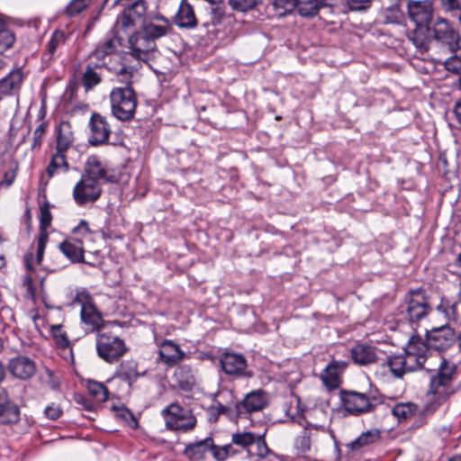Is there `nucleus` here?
<instances>
[{
  "label": "nucleus",
  "mask_w": 461,
  "mask_h": 461,
  "mask_svg": "<svg viewBox=\"0 0 461 461\" xmlns=\"http://www.w3.org/2000/svg\"><path fill=\"white\" fill-rule=\"evenodd\" d=\"M350 357L355 364L367 366L377 360L375 348L366 343H357L350 349Z\"/></svg>",
  "instance_id": "27"
},
{
  "label": "nucleus",
  "mask_w": 461,
  "mask_h": 461,
  "mask_svg": "<svg viewBox=\"0 0 461 461\" xmlns=\"http://www.w3.org/2000/svg\"><path fill=\"white\" fill-rule=\"evenodd\" d=\"M437 311L445 315L447 320L456 318V303L451 304L447 300L442 298L440 303L436 307Z\"/></svg>",
  "instance_id": "50"
},
{
  "label": "nucleus",
  "mask_w": 461,
  "mask_h": 461,
  "mask_svg": "<svg viewBox=\"0 0 461 461\" xmlns=\"http://www.w3.org/2000/svg\"><path fill=\"white\" fill-rule=\"evenodd\" d=\"M48 242V234L46 231L40 232L38 241H37V253H36V263L41 264L44 250L46 248V244Z\"/></svg>",
  "instance_id": "53"
},
{
  "label": "nucleus",
  "mask_w": 461,
  "mask_h": 461,
  "mask_svg": "<svg viewBox=\"0 0 461 461\" xmlns=\"http://www.w3.org/2000/svg\"><path fill=\"white\" fill-rule=\"evenodd\" d=\"M381 438V432L377 429H373L363 432L356 439L347 445L352 451H358L377 442Z\"/></svg>",
  "instance_id": "37"
},
{
  "label": "nucleus",
  "mask_w": 461,
  "mask_h": 461,
  "mask_svg": "<svg viewBox=\"0 0 461 461\" xmlns=\"http://www.w3.org/2000/svg\"><path fill=\"white\" fill-rule=\"evenodd\" d=\"M56 145L55 149L68 152L73 146L75 136L70 122L64 121L61 122L56 130Z\"/></svg>",
  "instance_id": "31"
},
{
  "label": "nucleus",
  "mask_w": 461,
  "mask_h": 461,
  "mask_svg": "<svg viewBox=\"0 0 461 461\" xmlns=\"http://www.w3.org/2000/svg\"><path fill=\"white\" fill-rule=\"evenodd\" d=\"M426 334L431 349L437 351H446L456 342V331L448 324L432 328Z\"/></svg>",
  "instance_id": "14"
},
{
  "label": "nucleus",
  "mask_w": 461,
  "mask_h": 461,
  "mask_svg": "<svg viewBox=\"0 0 461 461\" xmlns=\"http://www.w3.org/2000/svg\"><path fill=\"white\" fill-rule=\"evenodd\" d=\"M102 194V185L81 176V179L73 188V198L79 206L93 203Z\"/></svg>",
  "instance_id": "13"
},
{
  "label": "nucleus",
  "mask_w": 461,
  "mask_h": 461,
  "mask_svg": "<svg viewBox=\"0 0 461 461\" xmlns=\"http://www.w3.org/2000/svg\"><path fill=\"white\" fill-rule=\"evenodd\" d=\"M129 48L133 58L148 62L151 52L157 49V44L141 29L129 37Z\"/></svg>",
  "instance_id": "12"
},
{
  "label": "nucleus",
  "mask_w": 461,
  "mask_h": 461,
  "mask_svg": "<svg viewBox=\"0 0 461 461\" xmlns=\"http://www.w3.org/2000/svg\"><path fill=\"white\" fill-rule=\"evenodd\" d=\"M167 429L181 433H188L194 429L197 419L193 411L172 402L161 411Z\"/></svg>",
  "instance_id": "6"
},
{
  "label": "nucleus",
  "mask_w": 461,
  "mask_h": 461,
  "mask_svg": "<svg viewBox=\"0 0 461 461\" xmlns=\"http://www.w3.org/2000/svg\"><path fill=\"white\" fill-rule=\"evenodd\" d=\"M87 390L98 402H104L109 398L108 389L103 383L89 381L87 384Z\"/></svg>",
  "instance_id": "43"
},
{
  "label": "nucleus",
  "mask_w": 461,
  "mask_h": 461,
  "mask_svg": "<svg viewBox=\"0 0 461 461\" xmlns=\"http://www.w3.org/2000/svg\"><path fill=\"white\" fill-rule=\"evenodd\" d=\"M80 318L81 321L86 326L85 329L86 332L98 331L104 326L103 316L95 303L83 307L80 311Z\"/></svg>",
  "instance_id": "30"
},
{
  "label": "nucleus",
  "mask_w": 461,
  "mask_h": 461,
  "mask_svg": "<svg viewBox=\"0 0 461 461\" xmlns=\"http://www.w3.org/2000/svg\"><path fill=\"white\" fill-rule=\"evenodd\" d=\"M158 346V360L168 367L176 366L185 357V351L172 339H163Z\"/></svg>",
  "instance_id": "20"
},
{
  "label": "nucleus",
  "mask_w": 461,
  "mask_h": 461,
  "mask_svg": "<svg viewBox=\"0 0 461 461\" xmlns=\"http://www.w3.org/2000/svg\"><path fill=\"white\" fill-rule=\"evenodd\" d=\"M447 70L459 74L461 72V58L457 56H452L446 59L444 62Z\"/></svg>",
  "instance_id": "56"
},
{
  "label": "nucleus",
  "mask_w": 461,
  "mask_h": 461,
  "mask_svg": "<svg viewBox=\"0 0 461 461\" xmlns=\"http://www.w3.org/2000/svg\"><path fill=\"white\" fill-rule=\"evenodd\" d=\"M434 39L451 53L459 49V35L445 19L438 18L435 23Z\"/></svg>",
  "instance_id": "16"
},
{
  "label": "nucleus",
  "mask_w": 461,
  "mask_h": 461,
  "mask_svg": "<svg viewBox=\"0 0 461 461\" xmlns=\"http://www.w3.org/2000/svg\"><path fill=\"white\" fill-rule=\"evenodd\" d=\"M69 170V164L67 159V152L55 149L50 157V161L46 167V174L49 178L60 173H67Z\"/></svg>",
  "instance_id": "33"
},
{
  "label": "nucleus",
  "mask_w": 461,
  "mask_h": 461,
  "mask_svg": "<svg viewBox=\"0 0 461 461\" xmlns=\"http://www.w3.org/2000/svg\"><path fill=\"white\" fill-rule=\"evenodd\" d=\"M366 399L370 403V411H373L378 404L384 403L385 397L377 391H369Z\"/></svg>",
  "instance_id": "57"
},
{
  "label": "nucleus",
  "mask_w": 461,
  "mask_h": 461,
  "mask_svg": "<svg viewBox=\"0 0 461 461\" xmlns=\"http://www.w3.org/2000/svg\"><path fill=\"white\" fill-rule=\"evenodd\" d=\"M173 20L175 24L181 29H194L198 24L194 7L187 0H181Z\"/></svg>",
  "instance_id": "25"
},
{
  "label": "nucleus",
  "mask_w": 461,
  "mask_h": 461,
  "mask_svg": "<svg viewBox=\"0 0 461 461\" xmlns=\"http://www.w3.org/2000/svg\"><path fill=\"white\" fill-rule=\"evenodd\" d=\"M128 351L123 339L112 333H100L96 338L98 357L108 364L119 361Z\"/></svg>",
  "instance_id": "7"
},
{
  "label": "nucleus",
  "mask_w": 461,
  "mask_h": 461,
  "mask_svg": "<svg viewBox=\"0 0 461 461\" xmlns=\"http://www.w3.org/2000/svg\"><path fill=\"white\" fill-rule=\"evenodd\" d=\"M404 361L406 360L403 358L402 353L387 357V365L395 377L401 378L408 373L405 368L406 362Z\"/></svg>",
  "instance_id": "42"
},
{
  "label": "nucleus",
  "mask_w": 461,
  "mask_h": 461,
  "mask_svg": "<svg viewBox=\"0 0 461 461\" xmlns=\"http://www.w3.org/2000/svg\"><path fill=\"white\" fill-rule=\"evenodd\" d=\"M206 413L210 422H216L219 420L220 412L216 400L207 408Z\"/></svg>",
  "instance_id": "60"
},
{
  "label": "nucleus",
  "mask_w": 461,
  "mask_h": 461,
  "mask_svg": "<svg viewBox=\"0 0 461 461\" xmlns=\"http://www.w3.org/2000/svg\"><path fill=\"white\" fill-rule=\"evenodd\" d=\"M120 45L121 37L119 35L108 36L92 50V57L98 59L104 72L115 76L120 82L128 84L131 83L134 69L125 62L123 56L118 52Z\"/></svg>",
  "instance_id": "2"
},
{
  "label": "nucleus",
  "mask_w": 461,
  "mask_h": 461,
  "mask_svg": "<svg viewBox=\"0 0 461 461\" xmlns=\"http://www.w3.org/2000/svg\"><path fill=\"white\" fill-rule=\"evenodd\" d=\"M339 399L344 410L348 414L358 416L370 412V403L366 399V393L341 390L339 392Z\"/></svg>",
  "instance_id": "15"
},
{
  "label": "nucleus",
  "mask_w": 461,
  "mask_h": 461,
  "mask_svg": "<svg viewBox=\"0 0 461 461\" xmlns=\"http://www.w3.org/2000/svg\"><path fill=\"white\" fill-rule=\"evenodd\" d=\"M348 367L345 361L332 359L320 374V379L327 391L338 389L342 384V375Z\"/></svg>",
  "instance_id": "18"
},
{
  "label": "nucleus",
  "mask_w": 461,
  "mask_h": 461,
  "mask_svg": "<svg viewBox=\"0 0 461 461\" xmlns=\"http://www.w3.org/2000/svg\"><path fill=\"white\" fill-rule=\"evenodd\" d=\"M82 176L97 182L100 185L116 181L113 171L95 155L87 158Z\"/></svg>",
  "instance_id": "9"
},
{
  "label": "nucleus",
  "mask_w": 461,
  "mask_h": 461,
  "mask_svg": "<svg viewBox=\"0 0 461 461\" xmlns=\"http://www.w3.org/2000/svg\"><path fill=\"white\" fill-rule=\"evenodd\" d=\"M327 5L326 0H298L295 10L302 17L313 18Z\"/></svg>",
  "instance_id": "36"
},
{
  "label": "nucleus",
  "mask_w": 461,
  "mask_h": 461,
  "mask_svg": "<svg viewBox=\"0 0 461 461\" xmlns=\"http://www.w3.org/2000/svg\"><path fill=\"white\" fill-rule=\"evenodd\" d=\"M13 402L7 394V392L4 388H0V409L5 404Z\"/></svg>",
  "instance_id": "63"
},
{
  "label": "nucleus",
  "mask_w": 461,
  "mask_h": 461,
  "mask_svg": "<svg viewBox=\"0 0 461 461\" xmlns=\"http://www.w3.org/2000/svg\"><path fill=\"white\" fill-rule=\"evenodd\" d=\"M52 332L57 344L60 348H66L69 346L68 338L66 333L61 331L60 326H54L52 328Z\"/></svg>",
  "instance_id": "55"
},
{
  "label": "nucleus",
  "mask_w": 461,
  "mask_h": 461,
  "mask_svg": "<svg viewBox=\"0 0 461 461\" xmlns=\"http://www.w3.org/2000/svg\"><path fill=\"white\" fill-rule=\"evenodd\" d=\"M430 349L431 348L429 345L427 334L425 335V339L418 334L411 336L403 348V350H408L425 361L427 360L428 354Z\"/></svg>",
  "instance_id": "35"
},
{
  "label": "nucleus",
  "mask_w": 461,
  "mask_h": 461,
  "mask_svg": "<svg viewBox=\"0 0 461 461\" xmlns=\"http://www.w3.org/2000/svg\"><path fill=\"white\" fill-rule=\"evenodd\" d=\"M104 77V71L98 62V59L92 57L91 51L88 55L80 78V83L85 91H92L95 86L102 83Z\"/></svg>",
  "instance_id": "19"
},
{
  "label": "nucleus",
  "mask_w": 461,
  "mask_h": 461,
  "mask_svg": "<svg viewBox=\"0 0 461 461\" xmlns=\"http://www.w3.org/2000/svg\"><path fill=\"white\" fill-rule=\"evenodd\" d=\"M215 448H220V446L215 445L213 439L208 437L203 440L186 445L184 454L190 460L198 461L203 459L208 451L213 456Z\"/></svg>",
  "instance_id": "26"
},
{
  "label": "nucleus",
  "mask_w": 461,
  "mask_h": 461,
  "mask_svg": "<svg viewBox=\"0 0 461 461\" xmlns=\"http://www.w3.org/2000/svg\"><path fill=\"white\" fill-rule=\"evenodd\" d=\"M293 420L297 422L302 428V433L295 438L294 447L300 453H305L311 448L312 438L318 433H325L327 429L324 425H317L309 422L304 417L294 418Z\"/></svg>",
  "instance_id": "17"
},
{
  "label": "nucleus",
  "mask_w": 461,
  "mask_h": 461,
  "mask_svg": "<svg viewBox=\"0 0 461 461\" xmlns=\"http://www.w3.org/2000/svg\"><path fill=\"white\" fill-rule=\"evenodd\" d=\"M88 143L93 147L105 145L109 142L112 128L106 117L93 113L89 123Z\"/></svg>",
  "instance_id": "10"
},
{
  "label": "nucleus",
  "mask_w": 461,
  "mask_h": 461,
  "mask_svg": "<svg viewBox=\"0 0 461 461\" xmlns=\"http://www.w3.org/2000/svg\"><path fill=\"white\" fill-rule=\"evenodd\" d=\"M131 84L113 88L109 95L112 114L122 122L131 121L136 113L138 99Z\"/></svg>",
  "instance_id": "5"
},
{
  "label": "nucleus",
  "mask_w": 461,
  "mask_h": 461,
  "mask_svg": "<svg viewBox=\"0 0 461 461\" xmlns=\"http://www.w3.org/2000/svg\"><path fill=\"white\" fill-rule=\"evenodd\" d=\"M431 312L432 306L429 303V297L421 287L411 289L405 295L404 303L399 308V314L402 319L408 321L411 326L419 325Z\"/></svg>",
  "instance_id": "4"
},
{
  "label": "nucleus",
  "mask_w": 461,
  "mask_h": 461,
  "mask_svg": "<svg viewBox=\"0 0 461 461\" xmlns=\"http://www.w3.org/2000/svg\"><path fill=\"white\" fill-rule=\"evenodd\" d=\"M122 7L123 10L118 14L114 23L115 35L133 28L139 22H142V23L145 22L148 9L145 0H134V2L126 4Z\"/></svg>",
  "instance_id": "8"
},
{
  "label": "nucleus",
  "mask_w": 461,
  "mask_h": 461,
  "mask_svg": "<svg viewBox=\"0 0 461 461\" xmlns=\"http://www.w3.org/2000/svg\"><path fill=\"white\" fill-rule=\"evenodd\" d=\"M72 233L74 235L73 238H79L83 240L85 237L90 234L88 222L85 220H81L78 225L73 229Z\"/></svg>",
  "instance_id": "58"
},
{
  "label": "nucleus",
  "mask_w": 461,
  "mask_h": 461,
  "mask_svg": "<svg viewBox=\"0 0 461 461\" xmlns=\"http://www.w3.org/2000/svg\"><path fill=\"white\" fill-rule=\"evenodd\" d=\"M23 285L26 288L27 294L30 295V297L34 299L36 296L35 288L33 285L32 278L29 275L24 276Z\"/></svg>",
  "instance_id": "61"
},
{
  "label": "nucleus",
  "mask_w": 461,
  "mask_h": 461,
  "mask_svg": "<svg viewBox=\"0 0 461 461\" xmlns=\"http://www.w3.org/2000/svg\"><path fill=\"white\" fill-rule=\"evenodd\" d=\"M410 19L419 27L428 26L432 19L433 9L429 1L409 0L407 5Z\"/></svg>",
  "instance_id": "21"
},
{
  "label": "nucleus",
  "mask_w": 461,
  "mask_h": 461,
  "mask_svg": "<svg viewBox=\"0 0 461 461\" xmlns=\"http://www.w3.org/2000/svg\"><path fill=\"white\" fill-rule=\"evenodd\" d=\"M297 5L298 0H273V6L281 16L294 12Z\"/></svg>",
  "instance_id": "46"
},
{
  "label": "nucleus",
  "mask_w": 461,
  "mask_h": 461,
  "mask_svg": "<svg viewBox=\"0 0 461 461\" xmlns=\"http://www.w3.org/2000/svg\"><path fill=\"white\" fill-rule=\"evenodd\" d=\"M44 414L46 418L56 420L63 414V411L59 405L51 403L44 409Z\"/></svg>",
  "instance_id": "59"
},
{
  "label": "nucleus",
  "mask_w": 461,
  "mask_h": 461,
  "mask_svg": "<svg viewBox=\"0 0 461 461\" xmlns=\"http://www.w3.org/2000/svg\"><path fill=\"white\" fill-rule=\"evenodd\" d=\"M47 123L41 122L33 131V141H32V149L40 148L43 141V137L46 133Z\"/></svg>",
  "instance_id": "54"
},
{
  "label": "nucleus",
  "mask_w": 461,
  "mask_h": 461,
  "mask_svg": "<svg viewBox=\"0 0 461 461\" xmlns=\"http://www.w3.org/2000/svg\"><path fill=\"white\" fill-rule=\"evenodd\" d=\"M221 370L228 375L235 377H251L252 373L247 370V359L241 353L226 351L220 357Z\"/></svg>",
  "instance_id": "11"
},
{
  "label": "nucleus",
  "mask_w": 461,
  "mask_h": 461,
  "mask_svg": "<svg viewBox=\"0 0 461 461\" xmlns=\"http://www.w3.org/2000/svg\"><path fill=\"white\" fill-rule=\"evenodd\" d=\"M20 419V410L18 406L11 402L5 404L0 409V423L2 424H13L16 423Z\"/></svg>",
  "instance_id": "40"
},
{
  "label": "nucleus",
  "mask_w": 461,
  "mask_h": 461,
  "mask_svg": "<svg viewBox=\"0 0 461 461\" xmlns=\"http://www.w3.org/2000/svg\"><path fill=\"white\" fill-rule=\"evenodd\" d=\"M268 452L264 434L242 431L233 433L230 443L215 448L213 458L216 461H260Z\"/></svg>",
  "instance_id": "1"
},
{
  "label": "nucleus",
  "mask_w": 461,
  "mask_h": 461,
  "mask_svg": "<svg viewBox=\"0 0 461 461\" xmlns=\"http://www.w3.org/2000/svg\"><path fill=\"white\" fill-rule=\"evenodd\" d=\"M52 216L50 211L49 203H44L40 207V229L41 231H46V229L50 225Z\"/></svg>",
  "instance_id": "48"
},
{
  "label": "nucleus",
  "mask_w": 461,
  "mask_h": 461,
  "mask_svg": "<svg viewBox=\"0 0 461 461\" xmlns=\"http://www.w3.org/2000/svg\"><path fill=\"white\" fill-rule=\"evenodd\" d=\"M402 356L403 358L406 360L405 368L407 369L408 373L414 372L423 368V366L426 362L424 359L420 358V357L412 354L408 350H404Z\"/></svg>",
  "instance_id": "45"
},
{
  "label": "nucleus",
  "mask_w": 461,
  "mask_h": 461,
  "mask_svg": "<svg viewBox=\"0 0 461 461\" xmlns=\"http://www.w3.org/2000/svg\"><path fill=\"white\" fill-rule=\"evenodd\" d=\"M223 416H225L230 420H236L237 419L242 417L243 413L241 411L240 402L231 401L228 404H225Z\"/></svg>",
  "instance_id": "49"
},
{
  "label": "nucleus",
  "mask_w": 461,
  "mask_h": 461,
  "mask_svg": "<svg viewBox=\"0 0 461 461\" xmlns=\"http://www.w3.org/2000/svg\"><path fill=\"white\" fill-rule=\"evenodd\" d=\"M141 28L154 42L172 31L168 19L161 14L153 16L149 21H145Z\"/></svg>",
  "instance_id": "24"
},
{
  "label": "nucleus",
  "mask_w": 461,
  "mask_h": 461,
  "mask_svg": "<svg viewBox=\"0 0 461 461\" xmlns=\"http://www.w3.org/2000/svg\"><path fill=\"white\" fill-rule=\"evenodd\" d=\"M453 113L457 123L461 125V99L456 102L453 108Z\"/></svg>",
  "instance_id": "62"
},
{
  "label": "nucleus",
  "mask_w": 461,
  "mask_h": 461,
  "mask_svg": "<svg viewBox=\"0 0 461 461\" xmlns=\"http://www.w3.org/2000/svg\"><path fill=\"white\" fill-rule=\"evenodd\" d=\"M139 376L138 364L134 360L121 362L114 374V377L127 383L130 387L132 386Z\"/></svg>",
  "instance_id": "32"
},
{
  "label": "nucleus",
  "mask_w": 461,
  "mask_h": 461,
  "mask_svg": "<svg viewBox=\"0 0 461 461\" xmlns=\"http://www.w3.org/2000/svg\"><path fill=\"white\" fill-rule=\"evenodd\" d=\"M173 379L176 385L185 392L191 391L196 383L193 370L187 365L178 366L174 372Z\"/></svg>",
  "instance_id": "34"
},
{
  "label": "nucleus",
  "mask_w": 461,
  "mask_h": 461,
  "mask_svg": "<svg viewBox=\"0 0 461 461\" xmlns=\"http://www.w3.org/2000/svg\"><path fill=\"white\" fill-rule=\"evenodd\" d=\"M15 41L14 32L8 28L6 23L0 17V54L9 50Z\"/></svg>",
  "instance_id": "41"
},
{
  "label": "nucleus",
  "mask_w": 461,
  "mask_h": 461,
  "mask_svg": "<svg viewBox=\"0 0 461 461\" xmlns=\"http://www.w3.org/2000/svg\"><path fill=\"white\" fill-rule=\"evenodd\" d=\"M417 405L412 402H399L391 408V413L397 418L399 422L406 420L415 414Z\"/></svg>",
  "instance_id": "39"
},
{
  "label": "nucleus",
  "mask_w": 461,
  "mask_h": 461,
  "mask_svg": "<svg viewBox=\"0 0 461 461\" xmlns=\"http://www.w3.org/2000/svg\"><path fill=\"white\" fill-rule=\"evenodd\" d=\"M92 0H71L67 5L65 13L72 17L79 14L91 4Z\"/></svg>",
  "instance_id": "47"
},
{
  "label": "nucleus",
  "mask_w": 461,
  "mask_h": 461,
  "mask_svg": "<svg viewBox=\"0 0 461 461\" xmlns=\"http://www.w3.org/2000/svg\"><path fill=\"white\" fill-rule=\"evenodd\" d=\"M65 42H66V35H65L64 32H62L60 30H56L52 33L50 41L47 43V50L43 54L42 59L44 61H48V62L50 61L53 59L58 48L64 45Z\"/></svg>",
  "instance_id": "38"
},
{
  "label": "nucleus",
  "mask_w": 461,
  "mask_h": 461,
  "mask_svg": "<svg viewBox=\"0 0 461 461\" xmlns=\"http://www.w3.org/2000/svg\"><path fill=\"white\" fill-rule=\"evenodd\" d=\"M239 402L243 416H245L265 409L268 405V395L266 391L257 389L247 393L243 400Z\"/></svg>",
  "instance_id": "22"
},
{
  "label": "nucleus",
  "mask_w": 461,
  "mask_h": 461,
  "mask_svg": "<svg viewBox=\"0 0 461 461\" xmlns=\"http://www.w3.org/2000/svg\"><path fill=\"white\" fill-rule=\"evenodd\" d=\"M262 0H228L229 5L235 12L248 13L254 10Z\"/></svg>",
  "instance_id": "44"
},
{
  "label": "nucleus",
  "mask_w": 461,
  "mask_h": 461,
  "mask_svg": "<svg viewBox=\"0 0 461 461\" xmlns=\"http://www.w3.org/2000/svg\"><path fill=\"white\" fill-rule=\"evenodd\" d=\"M60 251L72 262L82 263L84 260V245L79 238H68L59 245Z\"/></svg>",
  "instance_id": "29"
},
{
  "label": "nucleus",
  "mask_w": 461,
  "mask_h": 461,
  "mask_svg": "<svg viewBox=\"0 0 461 461\" xmlns=\"http://www.w3.org/2000/svg\"><path fill=\"white\" fill-rule=\"evenodd\" d=\"M76 401H77V402L83 404L86 411L93 410L92 402H90L88 400L85 399L83 396H77L76 398Z\"/></svg>",
  "instance_id": "64"
},
{
  "label": "nucleus",
  "mask_w": 461,
  "mask_h": 461,
  "mask_svg": "<svg viewBox=\"0 0 461 461\" xmlns=\"http://www.w3.org/2000/svg\"><path fill=\"white\" fill-rule=\"evenodd\" d=\"M374 0H346L350 11L361 12L368 10Z\"/></svg>",
  "instance_id": "51"
},
{
  "label": "nucleus",
  "mask_w": 461,
  "mask_h": 461,
  "mask_svg": "<svg viewBox=\"0 0 461 461\" xmlns=\"http://www.w3.org/2000/svg\"><path fill=\"white\" fill-rule=\"evenodd\" d=\"M456 375V364L442 357L438 372L430 378L429 391L430 396L427 404L428 411H436L454 393L453 381Z\"/></svg>",
  "instance_id": "3"
},
{
  "label": "nucleus",
  "mask_w": 461,
  "mask_h": 461,
  "mask_svg": "<svg viewBox=\"0 0 461 461\" xmlns=\"http://www.w3.org/2000/svg\"><path fill=\"white\" fill-rule=\"evenodd\" d=\"M7 368L13 376L21 380L31 378L36 372L34 361L24 356L11 358Z\"/></svg>",
  "instance_id": "23"
},
{
  "label": "nucleus",
  "mask_w": 461,
  "mask_h": 461,
  "mask_svg": "<svg viewBox=\"0 0 461 461\" xmlns=\"http://www.w3.org/2000/svg\"><path fill=\"white\" fill-rule=\"evenodd\" d=\"M23 80V72L21 68L11 70L5 77L0 79V98L10 96L21 88Z\"/></svg>",
  "instance_id": "28"
},
{
  "label": "nucleus",
  "mask_w": 461,
  "mask_h": 461,
  "mask_svg": "<svg viewBox=\"0 0 461 461\" xmlns=\"http://www.w3.org/2000/svg\"><path fill=\"white\" fill-rule=\"evenodd\" d=\"M73 302L74 303L79 304L81 309H83L85 306L94 304V299L86 290L77 291Z\"/></svg>",
  "instance_id": "52"
}]
</instances>
